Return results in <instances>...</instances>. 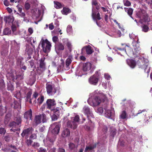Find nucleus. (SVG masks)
Instances as JSON below:
<instances>
[{
  "instance_id": "f257e3e1",
  "label": "nucleus",
  "mask_w": 152,
  "mask_h": 152,
  "mask_svg": "<svg viewBox=\"0 0 152 152\" xmlns=\"http://www.w3.org/2000/svg\"><path fill=\"white\" fill-rule=\"evenodd\" d=\"M96 94L99 95L104 100L107 98L106 95L103 93V91H99L98 90L95 91L90 94V97L88 100L89 104L92 106H96L101 102L100 99Z\"/></svg>"
},
{
  "instance_id": "f03ea898",
  "label": "nucleus",
  "mask_w": 152,
  "mask_h": 152,
  "mask_svg": "<svg viewBox=\"0 0 152 152\" xmlns=\"http://www.w3.org/2000/svg\"><path fill=\"white\" fill-rule=\"evenodd\" d=\"M139 43L134 41H132V49L130 47L129 44L126 45V49L129 55H132L134 57H135L140 54L141 49Z\"/></svg>"
},
{
  "instance_id": "7ed1b4c3",
  "label": "nucleus",
  "mask_w": 152,
  "mask_h": 152,
  "mask_svg": "<svg viewBox=\"0 0 152 152\" xmlns=\"http://www.w3.org/2000/svg\"><path fill=\"white\" fill-rule=\"evenodd\" d=\"M137 15L138 17L141 18L139 20V23L144 24V22L145 23L147 22L148 25L151 24V28L152 30V21H150L148 17L144 10H141L139 11L137 14Z\"/></svg>"
},
{
  "instance_id": "20e7f679",
  "label": "nucleus",
  "mask_w": 152,
  "mask_h": 152,
  "mask_svg": "<svg viewBox=\"0 0 152 152\" xmlns=\"http://www.w3.org/2000/svg\"><path fill=\"white\" fill-rule=\"evenodd\" d=\"M148 60L143 57L140 58L138 61L137 65L140 68L143 69L145 72L149 73L150 67L148 66Z\"/></svg>"
},
{
  "instance_id": "39448f33",
  "label": "nucleus",
  "mask_w": 152,
  "mask_h": 152,
  "mask_svg": "<svg viewBox=\"0 0 152 152\" xmlns=\"http://www.w3.org/2000/svg\"><path fill=\"white\" fill-rule=\"evenodd\" d=\"M46 88L47 93L49 96H53L56 93V88L53 84L49 83H47Z\"/></svg>"
},
{
  "instance_id": "423d86ee",
  "label": "nucleus",
  "mask_w": 152,
  "mask_h": 152,
  "mask_svg": "<svg viewBox=\"0 0 152 152\" xmlns=\"http://www.w3.org/2000/svg\"><path fill=\"white\" fill-rule=\"evenodd\" d=\"M46 121V117L45 114H40L35 116L34 125L37 126L41 122L44 123Z\"/></svg>"
},
{
  "instance_id": "0eeeda50",
  "label": "nucleus",
  "mask_w": 152,
  "mask_h": 152,
  "mask_svg": "<svg viewBox=\"0 0 152 152\" xmlns=\"http://www.w3.org/2000/svg\"><path fill=\"white\" fill-rule=\"evenodd\" d=\"M41 43L42 47L44 52L47 53L50 51L51 45L50 43L47 39L43 40Z\"/></svg>"
},
{
  "instance_id": "6e6552de",
  "label": "nucleus",
  "mask_w": 152,
  "mask_h": 152,
  "mask_svg": "<svg viewBox=\"0 0 152 152\" xmlns=\"http://www.w3.org/2000/svg\"><path fill=\"white\" fill-rule=\"evenodd\" d=\"M96 1L95 0H93L92 1V5L93 6L92 9V17L94 20L95 21L97 25L98 26V24L96 21L97 20H100L101 19V18L100 17V14L98 12L96 13L95 11H94V5H96L97 4Z\"/></svg>"
},
{
  "instance_id": "1a4fd4ad",
  "label": "nucleus",
  "mask_w": 152,
  "mask_h": 152,
  "mask_svg": "<svg viewBox=\"0 0 152 152\" xmlns=\"http://www.w3.org/2000/svg\"><path fill=\"white\" fill-rule=\"evenodd\" d=\"M79 120V116L76 115L74 118L73 121H68L67 123V125L69 127L73 129H75L77 127V123H78Z\"/></svg>"
},
{
  "instance_id": "9d476101",
  "label": "nucleus",
  "mask_w": 152,
  "mask_h": 152,
  "mask_svg": "<svg viewBox=\"0 0 152 152\" xmlns=\"http://www.w3.org/2000/svg\"><path fill=\"white\" fill-rule=\"evenodd\" d=\"M49 130L53 134H58L60 130L59 124L56 123L52 124L49 128Z\"/></svg>"
},
{
  "instance_id": "9b49d317",
  "label": "nucleus",
  "mask_w": 152,
  "mask_h": 152,
  "mask_svg": "<svg viewBox=\"0 0 152 152\" xmlns=\"http://www.w3.org/2000/svg\"><path fill=\"white\" fill-rule=\"evenodd\" d=\"M55 137L54 136L51 137L49 134H48L45 139L43 140L44 142L45 145L50 146L53 144L55 141Z\"/></svg>"
},
{
  "instance_id": "f8f14e48",
  "label": "nucleus",
  "mask_w": 152,
  "mask_h": 152,
  "mask_svg": "<svg viewBox=\"0 0 152 152\" xmlns=\"http://www.w3.org/2000/svg\"><path fill=\"white\" fill-rule=\"evenodd\" d=\"M99 78V75L98 72L96 73L95 74L89 78V82L91 85H96L98 83Z\"/></svg>"
},
{
  "instance_id": "ddd939ff",
  "label": "nucleus",
  "mask_w": 152,
  "mask_h": 152,
  "mask_svg": "<svg viewBox=\"0 0 152 152\" xmlns=\"http://www.w3.org/2000/svg\"><path fill=\"white\" fill-rule=\"evenodd\" d=\"M105 110L104 115L108 118L113 116L114 113V109L112 107H109L108 106H106L104 107Z\"/></svg>"
},
{
  "instance_id": "4468645a",
  "label": "nucleus",
  "mask_w": 152,
  "mask_h": 152,
  "mask_svg": "<svg viewBox=\"0 0 152 152\" xmlns=\"http://www.w3.org/2000/svg\"><path fill=\"white\" fill-rule=\"evenodd\" d=\"M46 103L47 104V108L49 109L51 111L53 110L55 108L56 103L55 100L54 99H47Z\"/></svg>"
},
{
  "instance_id": "2eb2a0df",
  "label": "nucleus",
  "mask_w": 152,
  "mask_h": 152,
  "mask_svg": "<svg viewBox=\"0 0 152 152\" xmlns=\"http://www.w3.org/2000/svg\"><path fill=\"white\" fill-rule=\"evenodd\" d=\"M95 67L92 66L91 64L89 62L86 63L84 64L83 66V70L85 72L90 71L91 73L92 72Z\"/></svg>"
},
{
  "instance_id": "dca6fc26",
  "label": "nucleus",
  "mask_w": 152,
  "mask_h": 152,
  "mask_svg": "<svg viewBox=\"0 0 152 152\" xmlns=\"http://www.w3.org/2000/svg\"><path fill=\"white\" fill-rule=\"evenodd\" d=\"M53 113V115L51 116L52 120L55 121L56 120L60 115L59 109L58 107L56 108L53 110L52 111Z\"/></svg>"
},
{
  "instance_id": "f3484780",
  "label": "nucleus",
  "mask_w": 152,
  "mask_h": 152,
  "mask_svg": "<svg viewBox=\"0 0 152 152\" xmlns=\"http://www.w3.org/2000/svg\"><path fill=\"white\" fill-rule=\"evenodd\" d=\"M21 123V120L20 118H19L18 122L16 123L14 121H12L11 122L9 125V126L12 128L10 129L11 131L15 132V130H18V129H14V128H16V126L19 125V124Z\"/></svg>"
},
{
  "instance_id": "a211bd4d",
  "label": "nucleus",
  "mask_w": 152,
  "mask_h": 152,
  "mask_svg": "<svg viewBox=\"0 0 152 152\" xmlns=\"http://www.w3.org/2000/svg\"><path fill=\"white\" fill-rule=\"evenodd\" d=\"M114 50L117 52V53L118 54H120L122 55V54H124L126 53L127 55H129L127 52L126 49V46H125V49H121L120 48H115Z\"/></svg>"
},
{
  "instance_id": "6ab92c4d",
  "label": "nucleus",
  "mask_w": 152,
  "mask_h": 152,
  "mask_svg": "<svg viewBox=\"0 0 152 152\" xmlns=\"http://www.w3.org/2000/svg\"><path fill=\"white\" fill-rule=\"evenodd\" d=\"M83 111L85 114L88 115H88H90L92 117H93L94 116L91 113L92 111L88 107L85 106L83 108Z\"/></svg>"
},
{
  "instance_id": "aec40b11",
  "label": "nucleus",
  "mask_w": 152,
  "mask_h": 152,
  "mask_svg": "<svg viewBox=\"0 0 152 152\" xmlns=\"http://www.w3.org/2000/svg\"><path fill=\"white\" fill-rule=\"evenodd\" d=\"M33 131L32 128H29L26 129L24 130L21 134V135L22 137H23L25 135L28 136L29 134L32 133Z\"/></svg>"
},
{
  "instance_id": "412c9836",
  "label": "nucleus",
  "mask_w": 152,
  "mask_h": 152,
  "mask_svg": "<svg viewBox=\"0 0 152 152\" xmlns=\"http://www.w3.org/2000/svg\"><path fill=\"white\" fill-rule=\"evenodd\" d=\"M126 63L131 68H134L136 64L135 61L132 59H127L126 61Z\"/></svg>"
},
{
  "instance_id": "4be33fe9",
  "label": "nucleus",
  "mask_w": 152,
  "mask_h": 152,
  "mask_svg": "<svg viewBox=\"0 0 152 152\" xmlns=\"http://www.w3.org/2000/svg\"><path fill=\"white\" fill-rule=\"evenodd\" d=\"M63 42L64 44L66 45L68 48L69 50L71 51V50L72 45L68 39H64L63 40Z\"/></svg>"
},
{
  "instance_id": "5701e85b",
  "label": "nucleus",
  "mask_w": 152,
  "mask_h": 152,
  "mask_svg": "<svg viewBox=\"0 0 152 152\" xmlns=\"http://www.w3.org/2000/svg\"><path fill=\"white\" fill-rule=\"evenodd\" d=\"M32 117V112L31 109L26 112L24 115V117L26 119L29 118L31 119Z\"/></svg>"
},
{
  "instance_id": "b1692460",
  "label": "nucleus",
  "mask_w": 152,
  "mask_h": 152,
  "mask_svg": "<svg viewBox=\"0 0 152 152\" xmlns=\"http://www.w3.org/2000/svg\"><path fill=\"white\" fill-rule=\"evenodd\" d=\"M61 62L57 68V71L58 72L64 70V60L61 58Z\"/></svg>"
},
{
  "instance_id": "393cba45",
  "label": "nucleus",
  "mask_w": 152,
  "mask_h": 152,
  "mask_svg": "<svg viewBox=\"0 0 152 152\" xmlns=\"http://www.w3.org/2000/svg\"><path fill=\"white\" fill-rule=\"evenodd\" d=\"M70 134V132L68 129H64L62 131V136L63 137H66L69 136Z\"/></svg>"
},
{
  "instance_id": "a878e982",
  "label": "nucleus",
  "mask_w": 152,
  "mask_h": 152,
  "mask_svg": "<svg viewBox=\"0 0 152 152\" xmlns=\"http://www.w3.org/2000/svg\"><path fill=\"white\" fill-rule=\"evenodd\" d=\"M84 49L86 50V53L88 54H91L93 52L91 47L89 45L83 47L82 49V50Z\"/></svg>"
},
{
  "instance_id": "bb28decb",
  "label": "nucleus",
  "mask_w": 152,
  "mask_h": 152,
  "mask_svg": "<svg viewBox=\"0 0 152 152\" xmlns=\"http://www.w3.org/2000/svg\"><path fill=\"white\" fill-rule=\"evenodd\" d=\"M130 38L133 39V41H135L136 42L138 43H140L139 41V39L138 37L137 36L135 35L133 33H132L129 34Z\"/></svg>"
},
{
  "instance_id": "cd10ccee",
  "label": "nucleus",
  "mask_w": 152,
  "mask_h": 152,
  "mask_svg": "<svg viewBox=\"0 0 152 152\" xmlns=\"http://www.w3.org/2000/svg\"><path fill=\"white\" fill-rule=\"evenodd\" d=\"M72 62L71 59L70 58H67L66 61V65L64 67V69L68 70L69 69L68 66Z\"/></svg>"
},
{
  "instance_id": "c85d7f7f",
  "label": "nucleus",
  "mask_w": 152,
  "mask_h": 152,
  "mask_svg": "<svg viewBox=\"0 0 152 152\" xmlns=\"http://www.w3.org/2000/svg\"><path fill=\"white\" fill-rule=\"evenodd\" d=\"M61 12L63 14L67 15L71 12V10L68 8L64 7Z\"/></svg>"
},
{
  "instance_id": "c756f323",
  "label": "nucleus",
  "mask_w": 152,
  "mask_h": 152,
  "mask_svg": "<svg viewBox=\"0 0 152 152\" xmlns=\"http://www.w3.org/2000/svg\"><path fill=\"white\" fill-rule=\"evenodd\" d=\"M54 7L56 9L61 8L63 6V5L59 2L54 1Z\"/></svg>"
},
{
  "instance_id": "7c9ffc66",
  "label": "nucleus",
  "mask_w": 152,
  "mask_h": 152,
  "mask_svg": "<svg viewBox=\"0 0 152 152\" xmlns=\"http://www.w3.org/2000/svg\"><path fill=\"white\" fill-rule=\"evenodd\" d=\"M18 26L17 22H15L12 23V29L13 32L14 33L16 30L17 27Z\"/></svg>"
},
{
  "instance_id": "2f4dec72",
  "label": "nucleus",
  "mask_w": 152,
  "mask_h": 152,
  "mask_svg": "<svg viewBox=\"0 0 152 152\" xmlns=\"http://www.w3.org/2000/svg\"><path fill=\"white\" fill-rule=\"evenodd\" d=\"M56 48L58 50H63L64 49V47L61 43H59L56 45Z\"/></svg>"
},
{
  "instance_id": "473e14b6",
  "label": "nucleus",
  "mask_w": 152,
  "mask_h": 152,
  "mask_svg": "<svg viewBox=\"0 0 152 152\" xmlns=\"http://www.w3.org/2000/svg\"><path fill=\"white\" fill-rule=\"evenodd\" d=\"M66 31L69 34H71L72 33V26L70 25L68 26L66 28Z\"/></svg>"
},
{
  "instance_id": "72a5a7b5",
  "label": "nucleus",
  "mask_w": 152,
  "mask_h": 152,
  "mask_svg": "<svg viewBox=\"0 0 152 152\" xmlns=\"http://www.w3.org/2000/svg\"><path fill=\"white\" fill-rule=\"evenodd\" d=\"M45 64L44 63V59H41L40 61V66L43 70L45 69Z\"/></svg>"
},
{
  "instance_id": "f704fd0d",
  "label": "nucleus",
  "mask_w": 152,
  "mask_h": 152,
  "mask_svg": "<svg viewBox=\"0 0 152 152\" xmlns=\"http://www.w3.org/2000/svg\"><path fill=\"white\" fill-rule=\"evenodd\" d=\"M11 33V30L8 28H5L3 31V34L4 35H9Z\"/></svg>"
},
{
  "instance_id": "c9c22d12",
  "label": "nucleus",
  "mask_w": 152,
  "mask_h": 152,
  "mask_svg": "<svg viewBox=\"0 0 152 152\" xmlns=\"http://www.w3.org/2000/svg\"><path fill=\"white\" fill-rule=\"evenodd\" d=\"M7 22H12V23L13 21L14 20V18L13 16H10L6 18Z\"/></svg>"
},
{
  "instance_id": "e433bc0d",
  "label": "nucleus",
  "mask_w": 152,
  "mask_h": 152,
  "mask_svg": "<svg viewBox=\"0 0 152 152\" xmlns=\"http://www.w3.org/2000/svg\"><path fill=\"white\" fill-rule=\"evenodd\" d=\"M44 100V97L43 96H41L40 97H39L37 100V103L40 104H42Z\"/></svg>"
},
{
  "instance_id": "4c0bfd02",
  "label": "nucleus",
  "mask_w": 152,
  "mask_h": 152,
  "mask_svg": "<svg viewBox=\"0 0 152 152\" xmlns=\"http://www.w3.org/2000/svg\"><path fill=\"white\" fill-rule=\"evenodd\" d=\"M96 112L99 113V114H102L103 113L104 110L102 107H100L98 108L97 110H96Z\"/></svg>"
},
{
  "instance_id": "58836bf2",
  "label": "nucleus",
  "mask_w": 152,
  "mask_h": 152,
  "mask_svg": "<svg viewBox=\"0 0 152 152\" xmlns=\"http://www.w3.org/2000/svg\"><path fill=\"white\" fill-rule=\"evenodd\" d=\"M14 107L15 109L20 108L21 106L19 102L14 101Z\"/></svg>"
},
{
  "instance_id": "ea45409f",
  "label": "nucleus",
  "mask_w": 152,
  "mask_h": 152,
  "mask_svg": "<svg viewBox=\"0 0 152 152\" xmlns=\"http://www.w3.org/2000/svg\"><path fill=\"white\" fill-rule=\"evenodd\" d=\"M6 108H3L2 106H0V115H2L6 112Z\"/></svg>"
},
{
  "instance_id": "a19ab883",
  "label": "nucleus",
  "mask_w": 152,
  "mask_h": 152,
  "mask_svg": "<svg viewBox=\"0 0 152 152\" xmlns=\"http://www.w3.org/2000/svg\"><path fill=\"white\" fill-rule=\"evenodd\" d=\"M30 1H28V0H27L25 3V7L26 10H28L30 7Z\"/></svg>"
},
{
  "instance_id": "79ce46f5",
  "label": "nucleus",
  "mask_w": 152,
  "mask_h": 152,
  "mask_svg": "<svg viewBox=\"0 0 152 152\" xmlns=\"http://www.w3.org/2000/svg\"><path fill=\"white\" fill-rule=\"evenodd\" d=\"M142 30L145 32H147L149 30V28L148 26L146 25H143L142 26Z\"/></svg>"
},
{
  "instance_id": "37998d69",
  "label": "nucleus",
  "mask_w": 152,
  "mask_h": 152,
  "mask_svg": "<svg viewBox=\"0 0 152 152\" xmlns=\"http://www.w3.org/2000/svg\"><path fill=\"white\" fill-rule=\"evenodd\" d=\"M126 113L125 111H123L120 115V117L121 118L124 119L126 118Z\"/></svg>"
},
{
  "instance_id": "c03bdc74",
  "label": "nucleus",
  "mask_w": 152,
  "mask_h": 152,
  "mask_svg": "<svg viewBox=\"0 0 152 152\" xmlns=\"http://www.w3.org/2000/svg\"><path fill=\"white\" fill-rule=\"evenodd\" d=\"M147 112V111H146V110L145 109H144L142 110H140L138 111V113L136 114L135 115L137 116L138 114H140L141 113H143V115H144V114H145V115H146V113Z\"/></svg>"
},
{
  "instance_id": "a18cd8bd",
  "label": "nucleus",
  "mask_w": 152,
  "mask_h": 152,
  "mask_svg": "<svg viewBox=\"0 0 152 152\" xmlns=\"http://www.w3.org/2000/svg\"><path fill=\"white\" fill-rule=\"evenodd\" d=\"M76 145L73 143H70L69 144V147L71 150L74 149L76 148Z\"/></svg>"
},
{
  "instance_id": "49530a36",
  "label": "nucleus",
  "mask_w": 152,
  "mask_h": 152,
  "mask_svg": "<svg viewBox=\"0 0 152 152\" xmlns=\"http://www.w3.org/2000/svg\"><path fill=\"white\" fill-rule=\"evenodd\" d=\"M26 51L28 55H30L33 52L32 49L31 48H27L26 49Z\"/></svg>"
},
{
  "instance_id": "de8ad7c7",
  "label": "nucleus",
  "mask_w": 152,
  "mask_h": 152,
  "mask_svg": "<svg viewBox=\"0 0 152 152\" xmlns=\"http://www.w3.org/2000/svg\"><path fill=\"white\" fill-rule=\"evenodd\" d=\"M124 5L126 6H129L131 5V3L128 0H124Z\"/></svg>"
},
{
  "instance_id": "09e8293b",
  "label": "nucleus",
  "mask_w": 152,
  "mask_h": 152,
  "mask_svg": "<svg viewBox=\"0 0 152 152\" xmlns=\"http://www.w3.org/2000/svg\"><path fill=\"white\" fill-rule=\"evenodd\" d=\"M7 78H9L10 79H13L14 78V76L12 73H8L6 75Z\"/></svg>"
},
{
  "instance_id": "8fccbe9b",
  "label": "nucleus",
  "mask_w": 152,
  "mask_h": 152,
  "mask_svg": "<svg viewBox=\"0 0 152 152\" xmlns=\"http://www.w3.org/2000/svg\"><path fill=\"white\" fill-rule=\"evenodd\" d=\"M133 11V10L131 8H130L128 10H127V13L131 17V15L132 14Z\"/></svg>"
},
{
  "instance_id": "3c124183",
  "label": "nucleus",
  "mask_w": 152,
  "mask_h": 152,
  "mask_svg": "<svg viewBox=\"0 0 152 152\" xmlns=\"http://www.w3.org/2000/svg\"><path fill=\"white\" fill-rule=\"evenodd\" d=\"M4 86V83L3 80H0V88H3Z\"/></svg>"
},
{
  "instance_id": "603ef678",
  "label": "nucleus",
  "mask_w": 152,
  "mask_h": 152,
  "mask_svg": "<svg viewBox=\"0 0 152 152\" xmlns=\"http://www.w3.org/2000/svg\"><path fill=\"white\" fill-rule=\"evenodd\" d=\"M6 133V130L4 128H0V134H4Z\"/></svg>"
},
{
  "instance_id": "864d4df0",
  "label": "nucleus",
  "mask_w": 152,
  "mask_h": 152,
  "mask_svg": "<svg viewBox=\"0 0 152 152\" xmlns=\"http://www.w3.org/2000/svg\"><path fill=\"white\" fill-rule=\"evenodd\" d=\"M94 147L91 145H89L88 146H86L85 149V151H87L88 150H91L93 149Z\"/></svg>"
},
{
  "instance_id": "5fc2aeb1",
  "label": "nucleus",
  "mask_w": 152,
  "mask_h": 152,
  "mask_svg": "<svg viewBox=\"0 0 152 152\" xmlns=\"http://www.w3.org/2000/svg\"><path fill=\"white\" fill-rule=\"evenodd\" d=\"M47 150L45 148L41 147L38 150V152H47Z\"/></svg>"
},
{
  "instance_id": "6e6d98bb",
  "label": "nucleus",
  "mask_w": 152,
  "mask_h": 152,
  "mask_svg": "<svg viewBox=\"0 0 152 152\" xmlns=\"http://www.w3.org/2000/svg\"><path fill=\"white\" fill-rule=\"evenodd\" d=\"M36 133H35L32 134L30 137V139H36L37 137L36 134Z\"/></svg>"
},
{
  "instance_id": "4d7b16f0",
  "label": "nucleus",
  "mask_w": 152,
  "mask_h": 152,
  "mask_svg": "<svg viewBox=\"0 0 152 152\" xmlns=\"http://www.w3.org/2000/svg\"><path fill=\"white\" fill-rule=\"evenodd\" d=\"M16 14L20 16L23 18H24L25 17V14L24 12H20V13H18V12H17Z\"/></svg>"
},
{
  "instance_id": "13d9d810",
  "label": "nucleus",
  "mask_w": 152,
  "mask_h": 152,
  "mask_svg": "<svg viewBox=\"0 0 152 152\" xmlns=\"http://www.w3.org/2000/svg\"><path fill=\"white\" fill-rule=\"evenodd\" d=\"M10 114H7L5 116V121H9L10 119Z\"/></svg>"
},
{
  "instance_id": "bf43d9fd",
  "label": "nucleus",
  "mask_w": 152,
  "mask_h": 152,
  "mask_svg": "<svg viewBox=\"0 0 152 152\" xmlns=\"http://www.w3.org/2000/svg\"><path fill=\"white\" fill-rule=\"evenodd\" d=\"M8 90L12 91L13 90V86L11 85H8Z\"/></svg>"
},
{
  "instance_id": "052dcab7",
  "label": "nucleus",
  "mask_w": 152,
  "mask_h": 152,
  "mask_svg": "<svg viewBox=\"0 0 152 152\" xmlns=\"http://www.w3.org/2000/svg\"><path fill=\"white\" fill-rule=\"evenodd\" d=\"M32 142V141L30 139H28L27 140L26 143L29 146L31 145Z\"/></svg>"
},
{
  "instance_id": "680f3d73",
  "label": "nucleus",
  "mask_w": 152,
  "mask_h": 152,
  "mask_svg": "<svg viewBox=\"0 0 152 152\" xmlns=\"http://www.w3.org/2000/svg\"><path fill=\"white\" fill-rule=\"evenodd\" d=\"M104 77L105 79L107 80H110V75L107 74H104Z\"/></svg>"
},
{
  "instance_id": "e2e57ef3",
  "label": "nucleus",
  "mask_w": 152,
  "mask_h": 152,
  "mask_svg": "<svg viewBox=\"0 0 152 152\" xmlns=\"http://www.w3.org/2000/svg\"><path fill=\"white\" fill-rule=\"evenodd\" d=\"M54 28V26L53 25L52 23H51L49 25V28L50 30H53Z\"/></svg>"
},
{
  "instance_id": "0e129e2a",
  "label": "nucleus",
  "mask_w": 152,
  "mask_h": 152,
  "mask_svg": "<svg viewBox=\"0 0 152 152\" xmlns=\"http://www.w3.org/2000/svg\"><path fill=\"white\" fill-rule=\"evenodd\" d=\"M10 138V136L6 135L4 137V139L5 141H8L9 140Z\"/></svg>"
},
{
  "instance_id": "69168bd1",
  "label": "nucleus",
  "mask_w": 152,
  "mask_h": 152,
  "mask_svg": "<svg viewBox=\"0 0 152 152\" xmlns=\"http://www.w3.org/2000/svg\"><path fill=\"white\" fill-rule=\"evenodd\" d=\"M53 40L54 42H56L58 40V37L57 36H54L53 37Z\"/></svg>"
},
{
  "instance_id": "338daca9",
  "label": "nucleus",
  "mask_w": 152,
  "mask_h": 152,
  "mask_svg": "<svg viewBox=\"0 0 152 152\" xmlns=\"http://www.w3.org/2000/svg\"><path fill=\"white\" fill-rule=\"evenodd\" d=\"M4 4L6 6H8L9 4V1H7V0H4Z\"/></svg>"
},
{
  "instance_id": "774afa93",
  "label": "nucleus",
  "mask_w": 152,
  "mask_h": 152,
  "mask_svg": "<svg viewBox=\"0 0 152 152\" xmlns=\"http://www.w3.org/2000/svg\"><path fill=\"white\" fill-rule=\"evenodd\" d=\"M2 150L5 152H16L15 151H12L11 150H9L8 151L7 148L3 149Z\"/></svg>"
}]
</instances>
